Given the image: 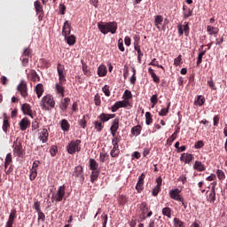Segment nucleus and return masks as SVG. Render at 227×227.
I'll return each mask as SVG.
<instances>
[{
  "label": "nucleus",
  "instance_id": "nucleus-1",
  "mask_svg": "<svg viewBox=\"0 0 227 227\" xmlns=\"http://www.w3.org/2000/svg\"><path fill=\"white\" fill-rule=\"evenodd\" d=\"M98 29H99L100 33L103 35H107V33H111L114 35L118 29V23L116 21L111 22H98Z\"/></svg>",
  "mask_w": 227,
  "mask_h": 227
},
{
  "label": "nucleus",
  "instance_id": "nucleus-2",
  "mask_svg": "<svg viewBox=\"0 0 227 227\" xmlns=\"http://www.w3.org/2000/svg\"><path fill=\"white\" fill-rule=\"evenodd\" d=\"M40 106L44 111H49L50 109H54L56 106V101H54V97L48 94L41 99Z\"/></svg>",
  "mask_w": 227,
  "mask_h": 227
},
{
  "label": "nucleus",
  "instance_id": "nucleus-3",
  "mask_svg": "<svg viewBox=\"0 0 227 227\" xmlns=\"http://www.w3.org/2000/svg\"><path fill=\"white\" fill-rule=\"evenodd\" d=\"M81 143H82V141L79 139L71 140V143H69L67 146V153L74 155V153L81 152Z\"/></svg>",
  "mask_w": 227,
  "mask_h": 227
},
{
  "label": "nucleus",
  "instance_id": "nucleus-4",
  "mask_svg": "<svg viewBox=\"0 0 227 227\" xmlns=\"http://www.w3.org/2000/svg\"><path fill=\"white\" fill-rule=\"evenodd\" d=\"M66 189L67 186H65V184L59 186L55 195H52L51 197L52 202H54V200L57 203H59V201H63V198H65V194H67Z\"/></svg>",
  "mask_w": 227,
  "mask_h": 227
},
{
  "label": "nucleus",
  "instance_id": "nucleus-5",
  "mask_svg": "<svg viewBox=\"0 0 227 227\" xmlns=\"http://www.w3.org/2000/svg\"><path fill=\"white\" fill-rule=\"evenodd\" d=\"M181 192H182V191H180V189H178V188L172 189L168 192L169 198L171 200H175V201H184V197H182V195H180Z\"/></svg>",
  "mask_w": 227,
  "mask_h": 227
},
{
  "label": "nucleus",
  "instance_id": "nucleus-6",
  "mask_svg": "<svg viewBox=\"0 0 227 227\" xmlns=\"http://www.w3.org/2000/svg\"><path fill=\"white\" fill-rule=\"evenodd\" d=\"M57 72L59 74V81L60 82H67V73H65V66L59 63L57 65Z\"/></svg>",
  "mask_w": 227,
  "mask_h": 227
},
{
  "label": "nucleus",
  "instance_id": "nucleus-7",
  "mask_svg": "<svg viewBox=\"0 0 227 227\" xmlns=\"http://www.w3.org/2000/svg\"><path fill=\"white\" fill-rule=\"evenodd\" d=\"M73 176L79 178L80 182H84V170L82 166L78 165L73 171Z\"/></svg>",
  "mask_w": 227,
  "mask_h": 227
},
{
  "label": "nucleus",
  "instance_id": "nucleus-8",
  "mask_svg": "<svg viewBox=\"0 0 227 227\" xmlns=\"http://www.w3.org/2000/svg\"><path fill=\"white\" fill-rule=\"evenodd\" d=\"M177 30H178V35L179 36H182L184 33L185 36H189V23L188 22H184V25L179 24L177 26Z\"/></svg>",
  "mask_w": 227,
  "mask_h": 227
},
{
  "label": "nucleus",
  "instance_id": "nucleus-9",
  "mask_svg": "<svg viewBox=\"0 0 227 227\" xmlns=\"http://www.w3.org/2000/svg\"><path fill=\"white\" fill-rule=\"evenodd\" d=\"M139 209L141 211L140 219H142V221H145V219H146V214H148L150 207H148V204L146 202H142L139 205Z\"/></svg>",
  "mask_w": 227,
  "mask_h": 227
},
{
  "label": "nucleus",
  "instance_id": "nucleus-10",
  "mask_svg": "<svg viewBox=\"0 0 227 227\" xmlns=\"http://www.w3.org/2000/svg\"><path fill=\"white\" fill-rule=\"evenodd\" d=\"M38 139L42 141V143H47L49 141V129L43 128L38 133Z\"/></svg>",
  "mask_w": 227,
  "mask_h": 227
},
{
  "label": "nucleus",
  "instance_id": "nucleus-11",
  "mask_svg": "<svg viewBox=\"0 0 227 227\" xmlns=\"http://www.w3.org/2000/svg\"><path fill=\"white\" fill-rule=\"evenodd\" d=\"M157 185L153 189L152 194L154 197L159 196V192H160V187H162V177L159 176L156 179Z\"/></svg>",
  "mask_w": 227,
  "mask_h": 227
},
{
  "label": "nucleus",
  "instance_id": "nucleus-12",
  "mask_svg": "<svg viewBox=\"0 0 227 227\" xmlns=\"http://www.w3.org/2000/svg\"><path fill=\"white\" fill-rule=\"evenodd\" d=\"M118 129H120V119L115 118L113 122L112 126L110 128V132L112 136H116V132H118Z\"/></svg>",
  "mask_w": 227,
  "mask_h": 227
},
{
  "label": "nucleus",
  "instance_id": "nucleus-13",
  "mask_svg": "<svg viewBox=\"0 0 227 227\" xmlns=\"http://www.w3.org/2000/svg\"><path fill=\"white\" fill-rule=\"evenodd\" d=\"M145 178H146V175L142 173L141 176L138 177L137 184L136 185V190L137 192H141L143 191V185H145Z\"/></svg>",
  "mask_w": 227,
  "mask_h": 227
},
{
  "label": "nucleus",
  "instance_id": "nucleus-14",
  "mask_svg": "<svg viewBox=\"0 0 227 227\" xmlns=\"http://www.w3.org/2000/svg\"><path fill=\"white\" fill-rule=\"evenodd\" d=\"M116 114H101L98 117L101 122L106 123V121H109L110 120H113V118H115Z\"/></svg>",
  "mask_w": 227,
  "mask_h": 227
},
{
  "label": "nucleus",
  "instance_id": "nucleus-15",
  "mask_svg": "<svg viewBox=\"0 0 227 227\" xmlns=\"http://www.w3.org/2000/svg\"><path fill=\"white\" fill-rule=\"evenodd\" d=\"M71 26L70 23L68 22V20L65 21L64 26L62 27V36H64V38H67V36H69L72 29H71Z\"/></svg>",
  "mask_w": 227,
  "mask_h": 227
},
{
  "label": "nucleus",
  "instance_id": "nucleus-16",
  "mask_svg": "<svg viewBox=\"0 0 227 227\" xmlns=\"http://www.w3.org/2000/svg\"><path fill=\"white\" fill-rule=\"evenodd\" d=\"M180 160H182V162H184V164H189L190 162H192V160H194V156L191 153H184L180 157Z\"/></svg>",
  "mask_w": 227,
  "mask_h": 227
},
{
  "label": "nucleus",
  "instance_id": "nucleus-17",
  "mask_svg": "<svg viewBox=\"0 0 227 227\" xmlns=\"http://www.w3.org/2000/svg\"><path fill=\"white\" fill-rule=\"evenodd\" d=\"M29 127H31V121H29V119H27V117L23 118L20 121V130H27V129H29Z\"/></svg>",
  "mask_w": 227,
  "mask_h": 227
},
{
  "label": "nucleus",
  "instance_id": "nucleus-18",
  "mask_svg": "<svg viewBox=\"0 0 227 227\" xmlns=\"http://www.w3.org/2000/svg\"><path fill=\"white\" fill-rule=\"evenodd\" d=\"M18 90L20 91L23 98H26V97H27V85L26 83L21 82L20 84H19Z\"/></svg>",
  "mask_w": 227,
  "mask_h": 227
},
{
  "label": "nucleus",
  "instance_id": "nucleus-19",
  "mask_svg": "<svg viewBox=\"0 0 227 227\" xmlns=\"http://www.w3.org/2000/svg\"><path fill=\"white\" fill-rule=\"evenodd\" d=\"M64 84L65 82H61L59 81V82L56 83L55 85V91L58 93V95H60V97H65V87H63Z\"/></svg>",
  "mask_w": 227,
  "mask_h": 227
},
{
  "label": "nucleus",
  "instance_id": "nucleus-20",
  "mask_svg": "<svg viewBox=\"0 0 227 227\" xmlns=\"http://www.w3.org/2000/svg\"><path fill=\"white\" fill-rule=\"evenodd\" d=\"M21 111L23 114H27V116H33V110H31V106L29 104H23L21 106Z\"/></svg>",
  "mask_w": 227,
  "mask_h": 227
},
{
  "label": "nucleus",
  "instance_id": "nucleus-21",
  "mask_svg": "<svg viewBox=\"0 0 227 227\" xmlns=\"http://www.w3.org/2000/svg\"><path fill=\"white\" fill-rule=\"evenodd\" d=\"M13 153L18 157H20L22 155V144L14 142Z\"/></svg>",
  "mask_w": 227,
  "mask_h": 227
},
{
  "label": "nucleus",
  "instance_id": "nucleus-22",
  "mask_svg": "<svg viewBox=\"0 0 227 227\" xmlns=\"http://www.w3.org/2000/svg\"><path fill=\"white\" fill-rule=\"evenodd\" d=\"M162 22H164V17L162 15H157L154 17V26L160 31V26H162Z\"/></svg>",
  "mask_w": 227,
  "mask_h": 227
},
{
  "label": "nucleus",
  "instance_id": "nucleus-23",
  "mask_svg": "<svg viewBox=\"0 0 227 227\" xmlns=\"http://www.w3.org/2000/svg\"><path fill=\"white\" fill-rule=\"evenodd\" d=\"M28 79H30V81H33V82H40V76L38 75V74H36V71H35L34 69H31L29 74H28Z\"/></svg>",
  "mask_w": 227,
  "mask_h": 227
},
{
  "label": "nucleus",
  "instance_id": "nucleus-24",
  "mask_svg": "<svg viewBox=\"0 0 227 227\" xmlns=\"http://www.w3.org/2000/svg\"><path fill=\"white\" fill-rule=\"evenodd\" d=\"M193 169L195 171H205L207 169V167H205V164H203L201 161L196 160L193 165Z\"/></svg>",
  "mask_w": 227,
  "mask_h": 227
},
{
  "label": "nucleus",
  "instance_id": "nucleus-25",
  "mask_svg": "<svg viewBox=\"0 0 227 227\" xmlns=\"http://www.w3.org/2000/svg\"><path fill=\"white\" fill-rule=\"evenodd\" d=\"M68 106H70V98H65L59 105V108L61 111H67L68 109Z\"/></svg>",
  "mask_w": 227,
  "mask_h": 227
},
{
  "label": "nucleus",
  "instance_id": "nucleus-26",
  "mask_svg": "<svg viewBox=\"0 0 227 227\" xmlns=\"http://www.w3.org/2000/svg\"><path fill=\"white\" fill-rule=\"evenodd\" d=\"M98 75L99 77H106L107 75V67L105 65H100L98 68Z\"/></svg>",
  "mask_w": 227,
  "mask_h": 227
},
{
  "label": "nucleus",
  "instance_id": "nucleus-27",
  "mask_svg": "<svg viewBox=\"0 0 227 227\" xmlns=\"http://www.w3.org/2000/svg\"><path fill=\"white\" fill-rule=\"evenodd\" d=\"M121 141V137L118 135L113 136L112 145L113 148H120V142Z\"/></svg>",
  "mask_w": 227,
  "mask_h": 227
},
{
  "label": "nucleus",
  "instance_id": "nucleus-28",
  "mask_svg": "<svg viewBox=\"0 0 227 227\" xmlns=\"http://www.w3.org/2000/svg\"><path fill=\"white\" fill-rule=\"evenodd\" d=\"M60 127L63 132H68L70 130V122L67 119H63L60 121Z\"/></svg>",
  "mask_w": 227,
  "mask_h": 227
},
{
  "label": "nucleus",
  "instance_id": "nucleus-29",
  "mask_svg": "<svg viewBox=\"0 0 227 227\" xmlns=\"http://www.w3.org/2000/svg\"><path fill=\"white\" fill-rule=\"evenodd\" d=\"M90 169V171H98V162L95 159L89 160Z\"/></svg>",
  "mask_w": 227,
  "mask_h": 227
},
{
  "label": "nucleus",
  "instance_id": "nucleus-30",
  "mask_svg": "<svg viewBox=\"0 0 227 227\" xmlns=\"http://www.w3.org/2000/svg\"><path fill=\"white\" fill-rule=\"evenodd\" d=\"M35 93H36V95H37V98H41L42 97V95H43V91H44V90H43V84H42V83H38L36 86H35Z\"/></svg>",
  "mask_w": 227,
  "mask_h": 227
},
{
  "label": "nucleus",
  "instance_id": "nucleus-31",
  "mask_svg": "<svg viewBox=\"0 0 227 227\" xmlns=\"http://www.w3.org/2000/svg\"><path fill=\"white\" fill-rule=\"evenodd\" d=\"M34 6L36 13H43V5H42V3L40 2V0H36L34 3Z\"/></svg>",
  "mask_w": 227,
  "mask_h": 227
},
{
  "label": "nucleus",
  "instance_id": "nucleus-32",
  "mask_svg": "<svg viewBox=\"0 0 227 227\" xmlns=\"http://www.w3.org/2000/svg\"><path fill=\"white\" fill-rule=\"evenodd\" d=\"M141 130H143V127L141 125H137L131 129V134L132 136H139Z\"/></svg>",
  "mask_w": 227,
  "mask_h": 227
},
{
  "label": "nucleus",
  "instance_id": "nucleus-33",
  "mask_svg": "<svg viewBox=\"0 0 227 227\" xmlns=\"http://www.w3.org/2000/svg\"><path fill=\"white\" fill-rule=\"evenodd\" d=\"M94 129L97 132H102V130H104V123L101 122V121H95Z\"/></svg>",
  "mask_w": 227,
  "mask_h": 227
},
{
  "label": "nucleus",
  "instance_id": "nucleus-34",
  "mask_svg": "<svg viewBox=\"0 0 227 227\" xmlns=\"http://www.w3.org/2000/svg\"><path fill=\"white\" fill-rule=\"evenodd\" d=\"M207 201L209 203H215V188L213 187L210 191L209 195L207 196Z\"/></svg>",
  "mask_w": 227,
  "mask_h": 227
},
{
  "label": "nucleus",
  "instance_id": "nucleus-35",
  "mask_svg": "<svg viewBox=\"0 0 227 227\" xmlns=\"http://www.w3.org/2000/svg\"><path fill=\"white\" fill-rule=\"evenodd\" d=\"M98 175H100V170H92L90 175V182L94 184L98 180Z\"/></svg>",
  "mask_w": 227,
  "mask_h": 227
},
{
  "label": "nucleus",
  "instance_id": "nucleus-36",
  "mask_svg": "<svg viewBox=\"0 0 227 227\" xmlns=\"http://www.w3.org/2000/svg\"><path fill=\"white\" fill-rule=\"evenodd\" d=\"M183 10L184 19H189V17H192V10H191V8H187L185 5H184Z\"/></svg>",
  "mask_w": 227,
  "mask_h": 227
},
{
  "label": "nucleus",
  "instance_id": "nucleus-37",
  "mask_svg": "<svg viewBox=\"0 0 227 227\" xmlns=\"http://www.w3.org/2000/svg\"><path fill=\"white\" fill-rule=\"evenodd\" d=\"M65 40H67V43L69 45H75V35H67L65 37Z\"/></svg>",
  "mask_w": 227,
  "mask_h": 227
},
{
  "label": "nucleus",
  "instance_id": "nucleus-38",
  "mask_svg": "<svg viewBox=\"0 0 227 227\" xmlns=\"http://www.w3.org/2000/svg\"><path fill=\"white\" fill-rule=\"evenodd\" d=\"M207 33L212 35H217V33H219V29L215 27H212L210 25L207 26Z\"/></svg>",
  "mask_w": 227,
  "mask_h": 227
},
{
  "label": "nucleus",
  "instance_id": "nucleus-39",
  "mask_svg": "<svg viewBox=\"0 0 227 227\" xmlns=\"http://www.w3.org/2000/svg\"><path fill=\"white\" fill-rule=\"evenodd\" d=\"M207 54V50L200 51L197 58V67H200L203 63V56Z\"/></svg>",
  "mask_w": 227,
  "mask_h": 227
},
{
  "label": "nucleus",
  "instance_id": "nucleus-40",
  "mask_svg": "<svg viewBox=\"0 0 227 227\" xmlns=\"http://www.w3.org/2000/svg\"><path fill=\"white\" fill-rule=\"evenodd\" d=\"M169 107H171V103H168L167 108H162L159 112V116H168V113H169Z\"/></svg>",
  "mask_w": 227,
  "mask_h": 227
},
{
  "label": "nucleus",
  "instance_id": "nucleus-41",
  "mask_svg": "<svg viewBox=\"0 0 227 227\" xmlns=\"http://www.w3.org/2000/svg\"><path fill=\"white\" fill-rule=\"evenodd\" d=\"M205 104V97L200 95L197 97V99L194 102L195 106H203Z\"/></svg>",
  "mask_w": 227,
  "mask_h": 227
},
{
  "label": "nucleus",
  "instance_id": "nucleus-42",
  "mask_svg": "<svg viewBox=\"0 0 227 227\" xmlns=\"http://www.w3.org/2000/svg\"><path fill=\"white\" fill-rule=\"evenodd\" d=\"M153 123V118H152V114L150 112L145 113V124L152 125Z\"/></svg>",
  "mask_w": 227,
  "mask_h": 227
},
{
  "label": "nucleus",
  "instance_id": "nucleus-43",
  "mask_svg": "<svg viewBox=\"0 0 227 227\" xmlns=\"http://www.w3.org/2000/svg\"><path fill=\"white\" fill-rule=\"evenodd\" d=\"M13 160V158L12 157V153H7L6 157H5V162H4V168L6 169V168H8V166H10V164H12Z\"/></svg>",
  "mask_w": 227,
  "mask_h": 227
},
{
  "label": "nucleus",
  "instance_id": "nucleus-44",
  "mask_svg": "<svg viewBox=\"0 0 227 227\" xmlns=\"http://www.w3.org/2000/svg\"><path fill=\"white\" fill-rule=\"evenodd\" d=\"M174 226L175 227H185V223H184L180 218H174Z\"/></svg>",
  "mask_w": 227,
  "mask_h": 227
},
{
  "label": "nucleus",
  "instance_id": "nucleus-45",
  "mask_svg": "<svg viewBox=\"0 0 227 227\" xmlns=\"http://www.w3.org/2000/svg\"><path fill=\"white\" fill-rule=\"evenodd\" d=\"M10 129V121H8V117L4 118V122H3V130L4 132H8V129Z\"/></svg>",
  "mask_w": 227,
  "mask_h": 227
},
{
  "label": "nucleus",
  "instance_id": "nucleus-46",
  "mask_svg": "<svg viewBox=\"0 0 227 227\" xmlns=\"http://www.w3.org/2000/svg\"><path fill=\"white\" fill-rule=\"evenodd\" d=\"M111 157L116 158L120 155V147H113L110 152Z\"/></svg>",
  "mask_w": 227,
  "mask_h": 227
},
{
  "label": "nucleus",
  "instance_id": "nucleus-47",
  "mask_svg": "<svg viewBox=\"0 0 227 227\" xmlns=\"http://www.w3.org/2000/svg\"><path fill=\"white\" fill-rule=\"evenodd\" d=\"M82 68L84 75H87V77H90V70L88 69V65H86L84 61H82Z\"/></svg>",
  "mask_w": 227,
  "mask_h": 227
},
{
  "label": "nucleus",
  "instance_id": "nucleus-48",
  "mask_svg": "<svg viewBox=\"0 0 227 227\" xmlns=\"http://www.w3.org/2000/svg\"><path fill=\"white\" fill-rule=\"evenodd\" d=\"M108 216L107 214L103 213L101 215V223L103 227H107Z\"/></svg>",
  "mask_w": 227,
  "mask_h": 227
},
{
  "label": "nucleus",
  "instance_id": "nucleus-49",
  "mask_svg": "<svg viewBox=\"0 0 227 227\" xmlns=\"http://www.w3.org/2000/svg\"><path fill=\"white\" fill-rule=\"evenodd\" d=\"M80 127L82 129H86V125H88V121H86V115H83L82 118L78 121Z\"/></svg>",
  "mask_w": 227,
  "mask_h": 227
},
{
  "label": "nucleus",
  "instance_id": "nucleus-50",
  "mask_svg": "<svg viewBox=\"0 0 227 227\" xmlns=\"http://www.w3.org/2000/svg\"><path fill=\"white\" fill-rule=\"evenodd\" d=\"M122 98L125 99V100H128V102H129V100L130 98H132V92H131L130 90H126L124 91V94H123V96H122Z\"/></svg>",
  "mask_w": 227,
  "mask_h": 227
},
{
  "label": "nucleus",
  "instance_id": "nucleus-51",
  "mask_svg": "<svg viewBox=\"0 0 227 227\" xmlns=\"http://www.w3.org/2000/svg\"><path fill=\"white\" fill-rule=\"evenodd\" d=\"M162 215L168 217V219H171V209H170V207H164L162 209Z\"/></svg>",
  "mask_w": 227,
  "mask_h": 227
},
{
  "label": "nucleus",
  "instance_id": "nucleus-52",
  "mask_svg": "<svg viewBox=\"0 0 227 227\" xmlns=\"http://www.w3.org/2000/svg\"><path fill=\"white\" fill-rule=\"evenodd\" d=\"M150 100H151V104H153L152 107H155V106H157V102H159V98L157 94L153 95Z\"/></svg>",
  "mask_w": 227,
  "mask_h": 227
},
{
  "label": "nucleus",
  "instance_id": "nucleus-53",
  "mask_svg": "<svg viewBox=\"0 0 227 227\" xmlns=\"http://www.w3.org/2000/svg\"><path fill=\"white\" fill-rule=\"evenodd\" d=\"M156 61H157V59H153L149 63V66H151V67H157L158 68H161V70H163V72H166V68H164L161 65L155 64Z\"/></svg>",
  "mask_w": 227,
  "mask_h": 227
},
{
  "label": "nucleus",
  "instance_id": "nucleus-54",
  "mask_svg": "<svg viewBox=\"0 0 227 227\" xmlns=\"http://www.w3.org/2000/svg\"><path fill=\"white\" fill-rule=\"evenodd\" d=\"M33 51H31V49L29 48H25L23 51L22 56L23 58H31V54Z\"/></svg>",
  "mask_w": 227,
  "mask_h": 227
},
{
  "label": "nucleus",
  "instance_id": "nucleus-55",
  "mask_svg": "<svg viewBox=\"0 0 227 227\" xmlns=\"http://www.w3.org/2000/svg\"><path fill=\"white\" fill-rule=\"evenodd\" d=\"M216 175H217L218 180H224V178H226V175H224V171L221 169L216 170Z\"/></svg>",
  "mask_w": 227,
  "mask_h": 227
},
{
  "label": "nucleus",
  "instance_id": "nucleus-56",
  "mask_svg": "<svg viewBox=\"0 0 227 227\" xmlns=\"http://www.w3.org/2000/svg\"><path fill=\"white\" fill-rule=\"evenodd\" d=\"M109 85H105L102 88V91L106 95V97H111V90H109Z\"/></svg>",
  "mask_w": 227,
  "mask_h": 227
},
{
  "label": "nucleus",
  "instance_id": "nucleus-57",
  "mask_svg": "<svg viewBox=\"0 0 227 227\" xmlns=\"http://www.w3.org/2000/svg\"><path fill=\"white\" fill-rule=\"evenodd\" d=\"M118 201L121 205H125V203H127L129 201V200L127 199V196L125 195H121L118 198Z\"/></svg>",
  "mask_w": 227,
  "mask_h": 227
},
{
  "label": "nucleus",
  "instance_id": "nucleus-58",
  "mask_svg": "<svg viewBox=\"0 0 227 227\" xmlns=\"http://www.w3.org/2000/svg\"><path fill=\"white\" fill-rule=\"evenodd\" d=\"M50 153H51V157H56V154L58 153V146L52 145L50 148Z\"/></svg>",
  "mask_w": 227,
  "mask_h": 227
},
{
  "label": "nucleus",
  "instance_id": "nucleus-59",
  "mask_svg": "<svg viewBox=\"0 0 227 227\" xmlns=\"http://www.w3.org/2000/svg\"><path fill=\"white\" fill-rule=\"evenodd\" d=\"M117 103L119 104V107H127L128 106H130V102H129V100H122V101H117Z\"/></svg>",
  "mask_w": 227,
  "mask_h": 227
},
{
  "label": "nucleus",
  "instance_id": "nucleus-60",
  "mask_svg": "<svg viewBox=\"0 0 227 227\" xmlns=\"http://www.w3.org/2000/svg\"><path fill=\"white\" fill-rule=\"evenodd\" d=\"M118 49L121 52H125V47L123 46V39L120 38L118 40Z\"/></svg>",
  "mask_w": 227,
  "mask_h": 227
},
{
  "label": "nucleus",
  "instance_id": "nucleus-61",
  "mask_svg": "<svg viewBox=\"0 0 227 227\" xmlns=\"http://www.w3.org/2000/svg\"><path fill=\"white\" fill-rule=\"evenodd\" d=\"M174 65L175 67H180V65H182V55H178V57L174 59Z\"/></svg>",
  "mask_w": 227,
  "mask_h": 227
},
{
  "label": "nucleus",
  "instance_id": "nucleus-62",
  "mask_svg": "<svg viewBox=\"0 0 227 227\" xmlns=\"http://www.w3.org/2000/svg\"><path fill=\"white\" fill-rule=\"evenodd\" d=\"M17 217V211L12 210L11 214L9 215L8 221H12V223L15 221V218Z\"/></svg>",
  "mask_w": 227,
  "mask_h": 227
},
{
  "label": "nucleus",
  "instance_id": "nucleus-63",
  "mask_svg": "<svg viewBox=\"0 0 227 227\" xmlns=\"http://www.w3.org/2000/svg\"><path fill=\"white\" fill-rule=\"evenodd\" d=\"M94 104L95 106H100V104H102V100L100 99V95L96 94L94 97Z\"/></svg>",
  "mask_w": 227,
  "mask_h": 227
},
{
  "label": "nucleus",
  "instance_id": "nucleus-64",
  "mask_svg": "<svg viewBox=\"0 0 227 227\" xmlns=\"http://www.w3.org/2000/svg\"><path fill=\"white\" fill-rule=\"evenodd\" d=\"M107 157H109V155H107V153H100L99 154L100 162H106V160L107 159Z\"/></svg>",
  "mask_w": 227,
  "mask_h": 227
}]
</instances>
